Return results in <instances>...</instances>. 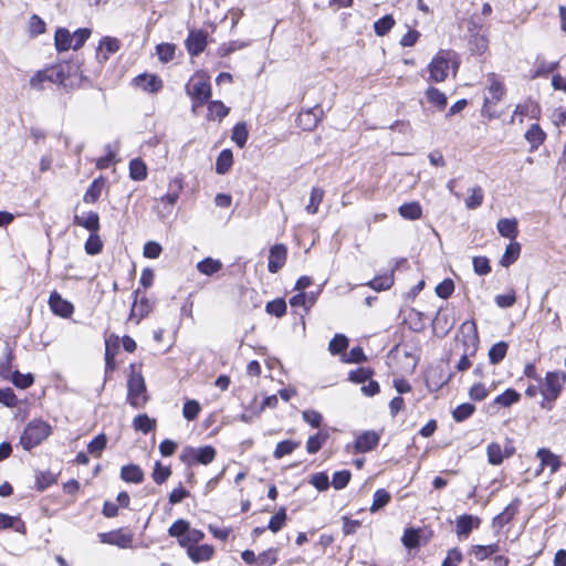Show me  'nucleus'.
<instances>
[{"label":"nucleus","mask_w":566,"mask_h":566,"mask_svg":"<svg viewBox=\"0 0 566 566\" xmlns=\"http://www.w3.org/2000/svg\"><path fill=\"white\" fill-rule=\"evenodd\" d=\"M486 83L482 114L492 118L495 116L494 107L502 101L506 90L503 81L495 73L486 74Z\"/></svg>","instance_id":"nucleus-1"},{"label":"nucleus","mask_w":566,"mask_h":566,"mask_svg":"<svg viewBox=\"0 0 566 566\" xmlns=\"http://www.w3.org/2000/svg\"><path fill=\"white\" fill-rule=\"evenodd\" d=\"M459 66L457 53L450 50L439 51L428 69L430 73V81L443 82L448 77L450 67L455 72Z\"/></svg>","instance_id":"nucleus-2"},{"label":"nucleus","mask_w":566,"mask_h":566,"mask_svg":"<svg viewBox=\"0 0 566 566\" xmlns=\"http://www.w3.org/2000/svg\"><path fill=\"white\" fill-rule=\"evenodd\" d=\"M187 94L193 99L192 109L202 106L211 96L209 77L205 74L193 75L186 85Z\"/></svg>","instance_id":"nucleus-3"},{"label":"nucleus","mask_w":566,"mask_h":566,"mask_svg":"<svg viewBox=\"0 0 566 566\" xmlns=\"http://www.w3.org/2000/svg\"><path fill=\"white\" fill-rule=\"evenodd\" d=\"M168 533L171 537H176L178 543L186 548H189L190 545H197L205 537L203 532L191 528L185 520L176 521L169 527Z\"/></svg>","instance_id":"nucleus-4"},{"label":"nucleus","mask_w":566,"mask_h":566,"mask_svg":"<svg viewBox=\"0 0 566 566\" xmlns=\"http://www.w3.org/2000/svg\"><path fill=\"white\" fill-rule=\"evenodd\" d=\"M216 449L211 446H205L200 448L186 447L180 453V460L187 465H193L197 463L209 464L216 459Z\"/></svg>","instance_id":"nucleus-5"},{"label":"nucleus","mask_w":566,"mask_h":566,"mask_svg":"<svg viewBox=\"0 0 566 566\" xmlns=\"http://www.w3.org/2000/svg\"><path fill=\"white\" fill-rule=\"evenodd\" d=\"M458 339L462 345V353H467V355H475L480 343L476 324L472 321H465L462 323Z\"/></svg>","instance_id":"nucleus-6"},{"label":"nucleus","mask_w":566,"mask_h":566,"mask_svg":"<svg viewBox=\"0 0 566 566\" xmlns=\"http://www.w3.org/2000/svg\"><path fill=\"white\" fill-rule=\"evenodd\" d=\"M128 402L140 408L147 401L145 380L142 374L133 373L128 379Z\"/></svg>","instance_id":"nucleus-7"},{"label":"nucleus","mask_w":566,"mask_h":566,"mask_svg":"<svg viewBox=\"0 0 566 566\" xmlns=\"http://www.w3.org/2000/svg\"><path fill=\"white\" fill-rule=\"evenodd\" d=\"M566 382V374L563 371H551L546 374L542 394L547 400H555Z\"/></svg>","instance_id":"nucleus-8"},{"label":"nucleus","mask_w":566,"mask_h":566,"mask_svg":"<svg viewBox=\"0 0 566 566\" xmlns=\"http://www.w3.org/2000/svg\"><path fill=\"white\" fill-rule=\"evenodd\" d=\"M515 453L513 442L506 439L502 446L499 442H492L486 447L488 461L492 465H500L505 459L511 458Z\"/></svg>","instance_id":"nucleus-9"},{"label":"nucleus","mask_w":566,"mask_h":566,"mask_svg":"<svg viewBox=\"0 0 566 566\" xmlns=\"http://www.w3.org/2000/svg\"><path fill=\"white\" fill-rule=\"evenodd\" d=\"M98 538L103 544L115 545L119 548H129L133 545L134 535L124 530L99 533Z\"/></svg>","instance_id":"nucleus-10"},{"label":"nucleus","mask_w":566,"mask_h":566,"mask_svg":"<svg viewBox=\"0 0 566 566\" xmlns=\"http://www.w3.org/2000/svg\"><path fill=\"white\" fill-rule=\"evenodd\" d=\"M536 457L541 462V467L535 473L536 476H538L545 468H549L551 474H554L558 471V469L562 465L560 458L553 453L549 449H538L536 452Z\"/></svg>","instance_id":"nucleus-11"},{"label":"nucleus","mask_w":566,"mask_h":566,"mask_svg":"<svg viewBox=\"0 0 566 566\" xmlns=\"http://www.w3.org/2000/svg\"><path fill=\"white\" fill-rule=\"evenodd\" d=\"M134 84L144 92L156 94L158 93L164 84L159 76L156 74L144 73L134 78Z\"/></svg>","instance_id":"nucleus-12"},{"label":"nucleus","mask_w":566,"mask_h":566,"mask_svg":"<svg viewBox=\"0 0 566 566\" xmlns=\"http://www.w3.org/2000/svg\"><path fill=\"white\" fill-rule=\"evenodd\" d=\"M287 249L283 244H275L271 248L269 254L268 269L271 273H276L283 268L286 261Z\"/></svg>","instance_id":"nucleus-13"},{"label":"nucleus","mask_w":566,"mask_h":566,"mask_svg":"<svg viewBox=\"0 0 566 566\" xmlns=\"http://www.w3.org/2000/svg\"><path fill=\"white\" fill-rule=\"evenodd\" d=\"M49 305L52 312L62 317H69L74 311V306L69 301L61 297L56 292H53L49 298Z\"/></svg>","instance_id":"nucleus-14"},{"label":"nucleus","mask_w":566,"mask_h":566,"mask_svg":"<svg viewBox=\"0 0 566 566\" xmlns=\"http://www.w3.org/2000/svg\"><path fill=\"white\" fill-rule=\"evenodd\" d=\"M120 46L122 42L117 38L104 36L98 43L97 56L103 61H107L112 54L119 51Z\"/></svg>","instance_id":"nucleus-15"},{"label":"nucleus","mask_w":566,"mask_h":566,"mask_svg":"<svg viewBox=\"0 0 566 566\" xmlns=\"http://www.w3.org/2000/svg\"><path fill=\"white\" fill-rule=\"evenodd\" d=\"M187 554L193 563L208 562L214 554V548L211 545H190L187 548Z\"/></svg>","instance_id":"nucleus-16"},{"label":"nucleus","mask_w":566,"mask_h":566,"mask_svg":"<svg viewBox=\"0 0 566 566\" xmlns=\"http://www.w3.org/2000/svg\"><path fill=\"white\" fill-rule=\"evenodd\" d=\"M74 222L90 232H98L99 230V217L94 211H83L81 214H75Z\"/></svg>","instance_id":"nucleus-17"},{"label":"nucleus","mask_w":566,"mask_h":566,"mask_svg":"<svg viewBox=\"0 0 566 566\" xmlns=\"http://www.w3.org/2000/svg\"><path fill=\"white\" fill-rule=\"evenodd\" d=\"M379 442V436L375 431H365L359 434L355 441V450L357 452H368L373 450Z\"/></svg>","instance_id":"nucleus-18"},{"label":"nucleus","mask_w":566,"mask_h":566,"mask_svg":"<svg viewBox=\"0 0 566 566\" xmlns=\"http://www.w3.org/2000/svg\"><path fill=\"white\" fill-rule=\"evenodd\" d=\"M207 44L206 34L202 31H191L186 40L188 52L191 55L201 53Z\"/></svg>","instance_id":"nucleus-19"},{"label":"nucleus","mask_w":566,"mask_h":566,"mask_svg":"<svg viewBox=\"0 0 566 566\" xmlns=\"http://www.w3.org/2000/svg\"><path fill=\"white\" fill-rule=\"evenodd\" d=\"M1 530H13L21 534H25L27 532L25 524L19 516H12L6 513H0V531Z\"/></svg>","instance_id":"nucleus-20"},{"label":"nucleus","mask_w":566,"mask_h":566,"mask_svg":"<svg viewBox=\"0 0 566 566\" xmlns=\"http://www.w3.org/2000/svg\"><path fill=\"white\" fill-rule=\"evenodd\" d=\"M499 233L507 239L515 240L517 237V220L515 218L512 219H500L496 224Z\"/></svg>","instance_id":"nucleus-21"},{"label":"nucleus","mask_w":566,"mask_h":566,"mask_svg":"<svg viewBox=\"0 0 566 566\" xmlns=\"http://www.w3.org/2000/svg\"><path fill=\"white\" fill-rule=\"evenodd\" d=\"M480 520L472 515H463L457 520V534L467 537L474 527H478Z\"/></svg>","instance_id":"nucleus-22"},{"label":"nucleus","mask_w":566,"mask_h":566,"mask_svg":"<svg viewBox=\"0 0 566 566\" xmlns=\"http://www.w3.org/2000/svg\"><path fill=\"white\" fill-rule=\"evenodd\" d=\"M54 42L56 50L60 52L73 50L72 33L65 28H60L55 31Z\"/></svg>","instance_id":"nucleus-23"},{"label":"nucleus","mask_w":566,"mask_h":566,"mask_svg":"<svg viewBox=\"0 0 566 566\" xmlns=\"http://www.w3.org/2000/svg\"><path fill=\"white\" fill-rule=\"evenodd\" d=\"M120 478L130 483H140L144 480V473L138 465H124L120 470Z\"/></svg>","instance_id":"nucleus-24"},{"label":"nucleus","mask_w":566,"mask_h":566,"mask_svg":"<svg viewBox=\"0 0 566 566\" xmlns=\"http://www.w3.org/2000/svg\"><path fill=\"white\" fill-rule=\"evenodd\" d=\"M399 213L403 219L418 220L422 216V208L417 201L403 203L399 207Z\"/></svg>","instance_id":"nucleus-25"},{"label":"nucleus","mask_w":566,"mask_h":566,"mask_svg":"<svg viewBox=\"0 0 566 566\" xmlns=\"http://www.w3.org/2000/svg\"><path fill=\"white\" fill-rule=\"evenodd\" d=\"M521 253V244L516 241H512L505 249L504 254L502 255L500 260V264L502 266H510L512 263H514Z\"/></svg>","instance_id":"nucleus-26"},{"label":"nucleus","mask_w":566,"mask_h":566,"mask_svg":"<svg viewBox=\"0 0 566 566\" xmlns=\"http://www.w3.org/2000/svg\"><path fill=\"white\" fill-rule=\"evenodd\" d=\"M470 50L476 54H483L489 46V40L483 32L473 33L469 40Z\"/></svg>","instance_id":"nucleus-27"},{"label":"nucleus","mask_w":566,"mask_h":566,"mask_svg":"<svg viewBox=\"0 0 566 566\" xmlns=\"http://www.w3.org/2000/svg\"><path fill=\"white\" fill-rule=\"evenodd\" d=\"M454 324V319L447 312L439 311L433 319V328L441 329L442 334H447Z\"/></svg>","instance_id":"nucleus-28"},{"label":"nucleus","mask_w":566,"mask_h":566,"mask_svg":"<svg viewBox=\"0 0 566 566\" xmlns=\"http://www.w3.org/2000/svg\"><path fill=\"white\" fill-rule=\"evenodd\" d=\"M222 269V263L212 258H206L197 264V270L205 275H212Z\"/></svg>","instance_id":"nucleus-29"},{"label":"nucleus","mask_w":566,"mask_h":566,"mask_svg":"<svg viewBox=\"0 0 566 566\" xmlns=\"http://www.w3.org/2000/svg\"><path fill=\"white\" fill-rule=\"evenodd\" d=\"M20 444L30 451L35 447V424L30 421L20 437Z\"/></svg>","instance_id":"nucleus-30"},{"label":"nucleus","mask_w":566,"mask_h":566,"mask_svg":"<svg viewBox=\"0 0 566 566\" xmlns=\"http://www.w3.org/2000/svg\"><path fill=\"white\" fill-rule=\"evenodd\" d=\"M233 164V155L230 149H224L218 156L216 163V171L220 175H223L229 171Z\"/></svg>","instance_id":"nucleus-31"},{"label":"nucleus","mask_w":566,"mask_h":566,"mask_svg":"<svg viewBox=\"0 0 566 566\" xmlns=\"http://www.w3.org/2000/svg\"><path fill=\"white\" fill-rule=\"evenodd\" d=\"M229 114V107H227L220 101H211L208 105V119H219L221 120Z\"/></svg>","instance_id":"nucleus-32"},{"label":"nucleus","mask_w":566,"mask_h":566,"mask_svg":"<svg viewBox=\"0 0 566 566\" xmlns=\"http://www.w3.org/2000/svg\"><path fill=\"white\" fill-rule=\"evenodd\" d=\"M500 551V546L497 544L490 545H475L472 546V554L478 560H484L491 555L496 554Z\"/></svg>","instance_id":"nucleus-33"},{"label":"nucleus","mask_w":566,"mask_h":566,"mask_svg":"<svg viewBox=\"0 0 566 566\" xmlns=\"http://www.w3.org/2000/svg\"><path fill=\"white\" fill-rule=\"evenodd\" d=\"M133 427L137 431L148 433L156 428V420L147 415H139L133 420Z\"/></svg>","instance_id":"nucleus-34"},{"label":"nucleus","mask_w":566,"mask_h":566,"mask_svg":"<svg viewBox=\"0 0 566 566\" xmlns=\"http://www.w3.org/2000/svg\"><path fill=\"white\" fill-rule=\"evenodd\" d=\"M129 176L132 179L140 181L147 177V167L145 163L138 158L129 163Z\"/></svg>","instance_id":"nucleus-35"},{"label":"nucleus","mask_w":566,"mask_h":566,"mask_svg":"<svg viewBox=\"0 0 566 566\" xmlns=\"http://www.w3.org/2000/svg\"><path fill=\"white\" fill-rule=\"evenodd\" d=\"M470 195L465 199V207L470 210L479 208L483 203L484 193L481 187L475 186L469 190Z\"/></svg>","instance_id":"nucleus-36"},{"label":"nucleus","mask_w":566,"mask_h":566,"mask_svg":"<svg viewBox=\"0 0 566 566\" xmlns=\"http://www.w3.org/2000/svg\"><path fill=\"white\" fill-rule=\"evenodd\" d=\"M324 198V190L318 187H314L311 190L310 202L306 206V211L311 214H315L318 212L319 205L322 203Z\"/></svg>","instance_id":"nucleus-37"},{"label":"nucleus","mask_w":566,"mask_h":566,"mask_svg":"<svg viewBox=\"0 0 566 566\" xmlns=\"http://www.w3.org/2000/svg\"><path fill=\"white\" fill-rule=\"evenodd\" d=\"M525 138L533 147H538L545 139V133L537 124H533L525 133Z\"/></svg>","instance_id":"nucleus-38"},{"label":"nucleus","mask_w":566,"mask_h":566,"mask_svg":"<svg viewBox=\"0 0 566 566\" xmlns=\"http://www.w3.org/2000/svg\"><path fill=\"white\" fill-rule=\"evenodd\" d=\"M104 182L101 179H95L84 195V201L87 203H94L98 200L102 195Z\"/></svg>","instance_id":"nucleus-39"},{"label":"nucleus","mask_w":566,"mask_h":566,"mask_svg":"<svg viewBox=\"0 0 566 566\" xmlns=\"http://www.w3.org/2000/svg\"><path fill=\"white\" fill-rule=\"evenodd\" d=\"M300 447V442L293 440H284L276 444L273 452L274 458L281 459L287 454H291L296 448Z\"/></svg>","instance_id":"nucleus-40"},{"label":"nucleus","mask_w":566,"mask_h":566,"mask_svg":"<svg viewBox=\"0 0 566 566\" xmlns=\"http://www.w3.org/2000/svg\"><path fill=\"white\" fill-rule=\"evenodd\" d=\"M507 353V344L505 342H499L494 344L489 350V359L491 364L496 365L505 357Z\"/></svg>","instance_id":"nucleus-41"},{"label":"nucleus","mask_w":566,"mask_h":566,"mask_svg":"<svg viewBox=\"0 0 566 566\" xmlns=\"http://www.w3.org/2000/svg\"><path fill=\"white\" fill-rule=\"evenodd\" d=\"M248 136L249 133L244 123H238L233 127L231 138L238 147L243 148L245 146Z\"/></svg>","instance_id":"nucleus-42"},{"label":"nucleus","mask_w":566,"mask_h":566,"mask_svg":"<svg viewBox=\"0 0 566 566\" xmlns=\"http://www.w3.org/2000/svg\"><path fill=\"white\" fill-rule=\"evenodd\" d=\"M394 25L395 20L390 14H388L374 23V30L378 36H384L392 29Z\"/></svg>","instance_id":"nucleus-43"},{"label":"nucleus","mask_w":566,"mask_h":566,"mask_svg":"<svg viewBox=\"0 0 566 566\" xmlns=\"http://www.w3.org/2000/svg\"><path fill=\"white\" fill-rule=\"evenodd\" d=\"M521 398V395L514 389H507L502 395L497 396L494 399V403L500 405L502 407H510L513 403L517 402Z\"/></svg>","instance_id":"nucleus-44"},{"label":"nucleus","mask_w":566,"mask_h":566,"mask_svg":"<svg viewBox=\"0 0 566 566\" xmlns=\"http://www.w3.org/2000/svg\"><path fill=\"white\" fill-rule=\"evenodd\" d=\"M103 249V242L98 232H91L87 241L85 242V251L90 255L98 254Z\"/></svg>","instance_id":"nucleus-45"},{"label":"nucleus","mask_w":566,"mask_h":566,"mask_svg":"<svg viewBox=\"0 0 566 566\" xmlns=\"http://www.w3.org/2000/svg\"><path fill=\"white\" fill-rule=\"evenodd\" d=\"M426 96L431 104L441 109L447 105V96L436 87H429L426 92Z\"/></svg>","instance_id":"nucleus-46"},{"label":"nucleus","mask_w":566,"mask_h":566,"mask_svg":"<svg viewBox=\"0 0 566 566\" xmlns=\"http://www.w3.org/2000/svg\"><path fill=\"white\" fill-rule=\"evenodd\" d=\"M8 380H11L15 387L25 389L33 384V376L31 374L24 375L18 370H14Z\"/></svg>","instance_id":"nucleus-47"},{"label":"nucleus","mask_w":566,"mask_h":566,"mask_svg":"<svg viewBox=\"0 0 566 566\" xmlns=\"http://www.w3.org/2000/svg\"><path fill=\"white\" fill-rule=\"evenodd\" d=\"M347 347L348 338L343 334H336L328 345V349L333 355L343 353Z\"/></svg>","instance_id":"nucleus-48"},{"label":"nucleus","mask_w":566,"mask_h":566,"mask_svg":"<svg viewBox=\"0 0 566 566\" xmlns=\"http://www.w3.org/2000/svg\"><path fill=\"white\" fill-rule=\"evenodd\" d=\"M158 59L163 63H167L175 57L176 48L169 43H161L156 46Z\"/></svg>","instance_id":"nucleus-49"},{"label":"nucleus","mask_w":566,"mask_h":566,"mask_svg":"<svg viewBox=\"0 0 566 566\" xmlns=\"http://www.w3.org/2000/svg\"><path fill=\"white\" fill-rule=\"evenodd\" d=\"M389 501H390V494L386 490H384V489L377 490L374 494L370 511L371 512L378 511L379 509L387 505L389 503Z\"/></svg>","instance_id":"nucleus-50"},{"label":"nucleus","mask_w":566,"mask_h":566,"mask_svg":"<svg viewBox=\"0 0 566 566\" xmlns=\"http://www.w3.org/2000/svg\"><path fill=\"white\" fill-rule=\"evenodd\" d=\"M265 311L270 315L282 317L286 312V303L283 298H276L266 304Z\"/></svg>","instance_id":"nucleus-51"},{"label":"nucleus","mask_w":566,"mask_h":566,"mask_svg":"<svg viewBox=\"0 0 566 566\" xmlns=\"http://www.w3.org/2000/svg\"><path fill=\"white\" fill-rule=\"evenodd\" d=\"M107 443V438L105 434H98L96 438H94L87 446V450L90 453L94 454L95 457H101L102 451L105 449Z\"/></svg>","instance_id":"nucleus-52"},{"label":"nucleus","mask_w":566,"mask_h":566,"mask_svg":"<svg viewBox=\"0 0 566 566\" xmlns=\"http://www.w3.org/2000/svg\"><path fill=\"white\" fill-rule=\"evenodd\" d=\"M12 360L13 356L10 350L7 352L3 358L0 359V377L8 380L12 376Z\"/></svg>","instance_id":"nucleus-53"},{"label":"nucleus","mask_w":566,"mask_h":566,"mask_svg":"<svg viewBox=\"0 0 566 566\" xmlns=\"http://www.w3.org/2000/svg\"><path fill=\"white\" fill-rule=\"evenodd\" d=\"M200 410L201 408L197 400H187L184 403L182 415L187 420H195L198 417Z\"/></svg>","instance_id":"nucleus-54"},{"label":"nucleus","mask_w":566,"mask_h":566,"mask_svg":"<svg viewBox=\"0 0 566 566\" xmlns=\"http://www.w3.org/2000/svg\"><path fill=\"white\" fill-rule=\"evenodd\" d=\"M475 410V407L471 403H462L458 406L453 412L452 416L455 421L460 422L465 419H468Z\"/></svg>","instance_id":"nucleus-55"},{"label":"nucleus","mask_w":566,"mask_h":566,"mask_svg":"<svg viewBox=\"0 0 566 566\" xmlns=\"http://www.w3.org/2000/svg\"><path fill=\"white\" fill-rule=\"evenodd\" d=\"M92 31L88 28L77 29L72 33L73 50H78L83 46L85 41L90 38Z\"/></svg>","instance_id":"nucleus-56"},{"label":"nucleus","mask_w":566,"mask_h":566,"mask_svg":"<svg viewBox=\"0 0 566 566\" xmlns=\"http://www.w3.org/2000/svg\"><path fill=\"white\" fill-rule=\"evenodd\" d=\"M286 520V510L284 507H281L279 512L272 516L269 523V530L273 533L279 532L285 523Z\"/></svg>","instance_id":"nucleus-57"},{"label":"nucleus","mask_w":566,"mask_h":566,"mask_svg":"<svg viewBox=\"0 0 566 566\" xmlns=\"http://www.w3.org/2000/svg\"><path fill=\"white\" fill-rule=\"evenodd\" d=\"M394 283L392 274L376 277L368 285L376 291H385L391 287Z\"/></svg>","instance_id":"nucleus-58"},{"label":"nucleus","mask_w":566,"mask_h":566,"mask_svg":"<svg viewBox=\"0 0 566 566\" xmlns=\"http://www.w3.org/2000/svg\"><path fill=\"white\" fill-rule=\"evenodd\" d=\"M350 476V472L347 470L335 472L333 475L332 485L336 490L344 489L348 484Z\"/></svg>","instance_id":"nucleus-59"},{"label":"nucleus","mask_w":566,"mask_h":566,"mask_svg":"<svg viewBox=\"0 0 566 566\" xmlns=\"http://www.w3.org/2000/svg\"><path fill=\"white\" fill-rule=\"evenodd\" d=\"M326 440V436L323 433H316L308 438L306 442V450L308 453H316Z\"/></svg>","instance_id":"nucleus-60"},{"label":"nucleus","mask_w":566,"mask_h":566,"mask_svg":"<svg viewBox=\"0 0 566 566\" xmlns=\"http://www.w3.org/2000/svg\"><path fill=\"white\" fill-rule=\"evenodd\" d=\"M473 269L474 272L479 275H485L490 273L491 266L489 259L485 256H475L473 258Z\"/></svg>","instance_id":"nucleus-61"},{"label":"nucleus","mask_w":566,"mask_h":566,"mask_svg":"<svg viewBox=\"0 0 566 566\" xmlns=\"http://www.w3.org/2000/svg\"><path fill=\"white\" fill-rule=\"evenodd\" d=\"M310 483L314 485L318 491H325L329 486V479L326 473H316L311 476Z\"/></svg>","instance_id":"nucleus-62"},{"label":"nucleus","mask_w":566,"mask_h":566,"mask_svg":"<svg viewBox=\"0 0 566 566\" xmlns=\"http://www.w3.org/2000/svg\"><path fill=\"white\" fill-rule=\"evenodd\" d=\"M171 474L168 467H163L160 462H157L153 472V479L156 483H164Z\"/></svg>","instance_id":"nucleus-63"},{"label":"nucleus","mask_w":566,"mask_h":566,"mask_svg":"<svg viewBox=\"0 0 566 566\" xmlns=\"http://www.w3.org/2000/svg\"><path fill=\"white\" fill-rule=\"evenodd\" d=\"M488 395L489 390L482 382L474 384L469 390L470 398L475 401H481L485 399Z\"/></svg>","instance_id":"nucleus-64"}]
</instances>
